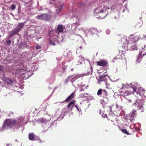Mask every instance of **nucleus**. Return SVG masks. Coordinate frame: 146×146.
I'll list each match as a JSON object with an SVG mask.
<instances>
[{
	"label": "nucleus",
	"mask_w": 146,
	"mask_h": 146,
	"mask_svg": "<svg viewBox=\"0 0 146 146\" xmlns=\"http://www.w3.org/2000/svg\"><path fill=\"white\" fill-rule=\"evenodd\" d=\"M101 104L103 105V107L105 108L106 111H107V113L109 114V115L108 116L107 118L109 120L113 122L116 118V116L115 115L111 114H110L112 111L111 108L110 106H108L107 103H106L105 101H102Z\"/></svg>",
	"instance_id": "f257e3e1"
},
{
	"label": "nucleus",
	"mask_w": 146,
	"mask_h": 146,
	"mask_svg": "<svg viewBox=\"0 0 146 146\" xmlns=\"http://www.w3.org/2000/svg\"><path fill=\"white\" fill-rule=\"evenodd\" d=\"M107 9H109L107 8L105 5H101L94 9V13L96 15L100 13L102 14H104L103 16H100L99 17L100 19H103L107 15V13H104L107 11Z\"/></svg>",
	"instance_id": "f03ea898"
},
{
	"label": "nucleus",
	"mask_w": 146,
	"mask_h": 146,
	"mask_svg": "<svg viewBox=\"0 0 146 146\" xmlns=\"http://www.w3.org/2000/svg\"><path fill=\"white\" fill-rule=\"evenodd\" d=\"M8 128H15L14 127L13 120H11V119H8L6 120L5 121L2 128L3 129H4Z\"/></svg>",
	"instance_id": "7ed1b4c3"
},
{
	"label": "nucleus",
	"mask_w": 146,
	"mask_h": 146,
	"mask_svg": "<svg viewBox=\"0 0 146 146\" xmlns=\"http://www.w3.org/2000/svg\"><path fill=\"white\" fill-rule=\"evenodd\" d=\"M30 70H29L25 67H23V68L19 69L18 70V72L20 73L21 77L23 79H26L28 77V74L27 73L29 72Z\"/></svg>",
	"instance_id": "20e7f679"
},
{
	"label": "nucleus",
	"mask_w": 146,
	"mask_h": 146,
	"mask_svg": "<svg viewBox=\"0 0 146 146\" xmlns=\"http://www.w3.org/2000/svg\"><path fill=\"white\" fill-rule=\"evenodd\" d=\"M2 80L7 84V85L9 86V87H10V90L12 91H14V88L13 85L14 81L12 79L9 78L4 77L2 78Z\"/></svg>",
	"instance_id": "39448f33"
},
{
	"label": "nucleus",
	"mask_w": 146,
	"mask_h": 146,
	"mask_svg": "<svg viewBox=\"0 0 146 146\" xmlns=\"http://www.w3.org/2000/svg\"><path fill=\"white\" fill-rule=\"evenodd\" d=\"M138 86V84H135L134 82L131 83L130 84V86L133 89V94L135 95H138L139 94V92H141L143 89L142 88L140 87L138 88V91H136V90L138 88L137 86Z\"/></svg>",
	"instance_id": "423d86ee"
},
{
	"label": "nucleus",
	"mask_w": 146,
	"mask_h": 146,
	"mask_svg": "<svg viewBox=\"0 0 146 146\" xmlns=\"http://www.w3.org/2000/svg\"><path fill=\"white\" fill-rule=\"evenodd\" d=\"M24 119V117L21 116L17 118V120H13L14 127L17 129L21 125V122Z\"/></svg>",
	"instance_id": "0eeeda50"
},
{
	"label": "nucleus",
	"mask_w": 146,
	"mask_h": 146,
	"mask_svg": "<svg viewBox=\"0 0 146 146\" xmlns=\"http://www.w3.org/2000/svg\"><path fill=\"white\" fill-rule=\"evenodd\" d=\"M97 95L103 97L104 100H106L108 99V93L105 90L99 89L98 91Z\"/></svg>",
	"instance_id": "6e6552de"
},
{
	"label": "nucleus",
	"mask_w": 146,
	"mask_h": 146,
	"mask_svg": "<svg viewBox=\"0 0 146 146\" xmlns=\"http://www.w3.org/2000/svg\"><path fill=\"white\" fill-rule=\"evenodd\" d=\"M131 44L130 43L128 44H123L122 47L124 49H128L129 48L131 50H137V48L135 45L134 46H131Z\"/></svg>",
	"instance_id": "1a4fd4ad"
},
{
	"label": "nucleus",
	"mask_w": 146,
	"mask_h": 146,
	"mask_svg": "<svg viewBox=\"0 0 146 146\" xmlns=\"http://www.w3.org/2000/svg\"><path fill=\"white\" fill-rule=\"evenodd\" d=\"M132 106L134 108H136L137 110H140L141 109V112L143 111V109L142 106V104L141 103H140L139 102L136 101V102L134 103Z\"/></svg>",
	"instance_id": "9d476101"
},
{
	"label": "nucleus",
	"mask_w": 146,
	"mask_h": 146,
	"mask_svg": "<svg viewBox=\"0 0 146 146\" xmlns=\"http://www.w3.org/2000/svg\"><path fill=\"white\" fill-rule=\"evenodd\" d=\"M142 49L141 51V53L138 56L137 60H136V62L137 63L139 62L140 61L141 59L142 58V57L141 56V54L143 53V55H146V47L145 46H144V47L143 48H142Z\"/></svg>",
	"instance_id": "9b49d317"
},
{
	"label": "nucleus",
	"mask_w": 146,
	"mask_h": 146,
	"mask_svg": "<svg viewBox=\"0 0 146 146\" xmlns=\"http://www.w3.org/2000/svg\"><path fill=\"white\" fill-rule=\"evenodd\" d=\"M83 76H84V75L82 74H78L75 76H72L69 77L70 78H71L70 81L72 83H73L78 78Z\"/></svg>",
	"instance_id": "f8f14e48"
},
{
	"label": "nucleus",
	"mask_w": 146,
	"mask_h": 146,
	"mask_svg": "<svg viewBox=\"0 0 146 146\" xmlns=\"http://www.w3.org/2000/svg\"><path fill=\"white\" fill-rule=\"evenodd\" d=\"M106 75H104L101 76L99 77V79L98 80V81L99 83L100 82H102L103 81H104L105 82L106 84V85H107V79L106 78Z\"/></svg>",
	"instance_id": "ddd939ff"
},
{
	"label": "nucleus",
	"mask_w": 146,
	"mask_h": 146,
	"mask_svg": "<svg viewBox=\"0 0 146 146\" xmlns=\"http://www.w3.org/2000/svg\"><path fill=\"white\" fill-rule=\"evenodd\" d=\"M64 26L62 25H58L57 27V28L56 30V32L57 33H59L62 31Z\"/></svg>",
	"instance_id": "4468645a"
},
{
	"label": "nucleus",
	"mask_w": 146,
	"mask_h": 146,
	"mask_svg": "<svg viewBox=\"0 0 146 146\" xmlns=\"http://www.w3.org/2000/svg\"><path fill=\"white\" fill-rule=\"evenodd\" d=\"M25 25V23H22L19 24L16 29H15L18 32H19L20 30L24 27Z\"/></svg>",
	"instance_id": "2eb2a0df"
},
{
	"label": "nucleus",
	"mask_w": 146,
	"mask_h": 146,
	"mask_svg": "<svg viewBox=\"0 0 146 146\" xmlns=\"http://www.w3.org/2000/svg\"><path fill=\"white\" fill-rule=\"evenodd\" d=\"M56 7L57 8L56 12L58 13L62 10L63 8L62 6V5L59 3L56 5Z\"/></svg>",
	"instance_id": "dca6fc26"
},
{
	"label": "nucleus",
	"mask_w": 146,
	"mask_h": 146,
	"mask_svg": "<svg viewBox=\"0 0 146 146\" xmlns=\"http://www.w3.org/2000/svg\"><path fill=\"white\" fill-rule=\"evenodd\" d=\"M46 120L42 117L36 120V122L38 123H44L46 122Z\"/></svg>",
	"instance_id": "f3484780"
},
{
	"label": "nucleus",
	"mask_w": 146,
	"mask_h": 146,
	"mask_svg": "<svg viewBox=\"0 0 146 146\" xmlns=\"http://www.w3.org/2000/svg\"><path fill=\"white\" fill-rule=\"evenodd\" d=\"M107 64V63L105 60H101L97 62V64L100 66H105Z\"/></svg>",
	"instance_id": "a211bd4d"
},
{
	"label": "nucleus",
	"mask_w": 146,
	"mask_h": 146,
	"mask_svg": "<svg viewBox=\"0 0 146 146\" xmlns=\"http://www.w3.org/2000/svg\"><path fill=\"white\" fill-rule=\"evenodd\" d=\"M35 135L33 133H31L29 135V138L30 140L31 141H34L35 138Z\"/></svg>",
	"instance_id": "6ab92c4d"
},
{
	"label": "nucleus",
	"mask_w": 146,
	"mask_h": 146,
	"mask_svg": "<svg viewBox=\"0 0 146 146\" xmlns=\"http://www.w3.org/2000/svg\"><path fill=\"white\" fill-rule=\"evenodd\" d=\"M51 18V17L47 14H44L43 20L48 21Z\"/></svg>",
	"instance_id": "aec40b11"
},
{
	"label": "nucleus",
	"mask_w": 146,
	"mask_h": 146,
	"mask_svg": "<svg viewBox=\"0 0 146 146\" xmlns=\"http://www.w3.org/2000/svg\"><path fill=\"white\" fill-rule=\"evenodd\" d=\"M75 94V92H73L65 100H72L74 98Z\"/></svg>",
	"instance_id": "412c9836"
},
{
	"label": "nucleus",
	"mask_w": 146,
	"mask_h": 146,
	"mask_svg": "<svg viewBox=\"0 0 146 146\" xmlns=\"http://www.w3.org/2000/svg\"><path fill=\"white\" fill-rule=\"evenodd\" d=\"M18 32H18L17 30L15 29L12 31L11 33L10 34L11 36L12 37L14 36Z\"/></svg>",
	"instance_id": "4be33fe9"
},
{
	"label": "nucleus",
	"mask_w": 146,
	"mask_h": 146,
	"mask_svg": "<svg viewBox=\"0 0 146 146\" xmlns=\"http://www.w3.org/2000/svg\"><path fill=\"white\" fill-rule=\"evenodd\" d=\"M96 31V29L94 28H90L88 30V32L93 34H94Z\"/></svg>",
	"instance_id": "5701e85b"
},
{
	"label": "nucleus",
	"mask_w": 146,
	"mask_h": 146,
	"mask_svg": "<svg viewBox=\"0 0 146 146\" xmlns=\"http://www.w3.org/2000/svg\"><path fill=\"white\" fill-rule=\"evenodd\" d=\"M43 16L44 14L41 15H38L36 16V17L39 20H43Z\"/></svg>",
	"instance_id": "b1692460"
},
{
	"label": "nucleus",
	"mask_w": 146,
	"mask_h": 146,
	"mask_svg": "<svg viewBox=\"0 0 146 146\" xmlns=\"http://www.w3.org/2000/svg\"><path fill=\"white\" fill-rule=\"evenodd\" d=\"M139 38V36H134L132 38V40L133 42H136V41L138 40V38Z\"/></svg>",
	"instance_id": "393cba45"
},
{
	"label": "nucleus",
	"mask_w": 146,
	"mask_h": 146,
	"mask_svg": "<svg viewBox=\"0 0 146 146\" xmlns=\"http://www.w3.org/2000/svg\"><path fill=\"white\" fill-rule=\"evenodd\" d=\"M145 93V90L144 89H143L142 90L141 92H139V94H138L139 95L141 96H144L145 97H146V96L144 94Z\"/></svg>",
	"instance_id": "a878e982"
},
{
	"label": "nucleus",
	"mask_w": 146,
	"mask_h": 146,
	"mask_svg": "<svg viewBox=\"0 0 146 146\" xmlns=\"http://www.w3.org/2000/svg\"><path fill=\"white\" fill-rule=\"evenodd\" d=\"M75 101H72L68 105L67 107L68 108H69L71 106L72 107L73 104L75 103Z\"/></svg>",
	"instance_id": "bb28decb"
},
{
	"label": "nucleus",
	"mask_w": 146,
	"mask_h": 146,
	"mask_svg": "<svg viewBox=\"0 0 146 146\" xmlns=\"http://www.w3.org/2000/svg\"><path fill=\"white\" fill-rule=\"evenodd\" d=\"M121 131L124 133H125L127 135H129V133L128 132L126 129H121Z\"/></svg>",
	"instance_id": "cd10ccee"
},
{
	"label": "nucleus",
	"mask_w": 146,
	"mask_h": 146,
	"mask_svg": "<svg viewBox=\"0 0 146 146\" xmlns=\"http://www.w3.org/2000/svg\"><path fill=\"white\" fill-rule=\"evenodd\" d=\"M136 111V110H133V112L131 114L130 116L133 117H134L135 115V112Z\"/></svg>",
	"instance_id": "c85d7f7f"
},
{
	"label": "nucleus",
	"mask_w": 146,
	"mask_h": 146,
	"mask_svg": "<svg viewBox=\"0 0 146 146\" xmlns=\"http://www.w3.org/2000/svg\"><path fill=\"white\" fill-rule=\"evenodd\" d=\"M92 67H91V69H88V70H89V71L87 73V74H92Z\"/></svg>",
	"instance_id": "c756f323"
},
{
	"label": "nucleus",
	"mask_w": 146,
	"mask_h": 146,
	"mask_svg": "<svg viewBox=\"0 0 146 146\" xmlns=\"http://www.w3.org/2000/svg\"><path fill=\"white\" fill-rule=\"evenodd\" d=\"M16 8V6L14 4H12L11 5V9L13 10Z\"/></svg>",
	"instance_id": "7c9ffc66"
},
{
	"label": "nucleus",
	"mask_w": 146,
	"mask_h": 146,
	"mask_svg": "<svg viewBox=\"0 0 146 146\" xmlns=\"http://www.w3.org/2000/svg\"><path fill=\"white\" fill-rule=\"evenodd\" d=\"M142 25L141 23H138L136 25L135 27H140Z\"/></svg>",
	"instance_id": "2f4dec72"
},
{
	"label": "nucleus",
	"mask_w": 146,
	"mask_h": 146,
	"mask_svg": "<svg viewBox=\"0 0 146 146\" xmlns=\"http://www.w3.org/2000/svg\"><path fill=\"white\" fill-rule=\"evenodd\" d=\"M116 14H117V15L116 16H115V17H114L115 19H118L119 17V15L118 12H117L116 13Z\"/></svg>",
	"instance_id": "473e14b6"
},
{
	"label": "nucleus",
	"mask_w": 146,
	"mask_h": 146,
	"mask_svg": "<svg viewBox=\"0 0 146 146\" xmlns=\"http://www.w3.org/2000/svg\"><path fill=\"white\" fill-rule=\"evenodd\" d=\"M50 44L53 45H55V44L54 43V41H51L50 40Z\"/></svg>",
	"instance_id": "72a5a7b5"
},
{
	"label": "nucleus",
	"mask_w": 146,
	"mask_h": 146,
	"mask_svg": "<svg viewBox=\"0 0 146 146\" xmlns=\"http://www.w3.org/2000/svg\"><path fill=\"white\" fill-rule=\"evenodd\" d=\"M110 31L109 29H107L106 31V33L107 34L109 35L110 33Z\"/></svg>",
	"instance_id": "f704fd0d"
},
{
	"label": "nucleus",
	"mask_w": 146,
	"mask_h": 146,
	"mask_svg": "<svg viewBox=\"0 0 146 146\" xmlns=\"http://www.w3.org/2000/svg\"><path fill=\"white\" fill-rule=\"evenodd\" d=\"M125 37L124 38H122L121 39V41L122 42H124L125 40L126 41V38H125Z\"/></svg>",
	"instance_id": "c9c22d12"
},
{
	"label": "nucleus",
	"mask_w": 146,
	"mask_h": 146,
	"mask_svg": "<svg viewBox=\"0 0 146 146\" xmlns=\"http://www.w3.org/2000/svg\"><path fill=\"white\" fill-rule=\"evenodd\" d=\"M102 116L104 117H107L108 116H107V114H104L103 113V114L102 115Z\"/></svg>",
	"instance_id": "e433bc0d"
},
{
	"label": "nucleus",
	"mask_w": 146,
	"mask_h": 146,
	"mask_svg": "<svg viewBox=\"0 0 146 146\" xmlns=\"http://www.w3.org/2000/svg\"><path fill=\"white\" fill-rule=\"evenodd\" d=\"M130 121L132 122L133 120H134V117L130 116Z\"/></svg>",
	"instance_id": "4c0bfd02"
},
{
	"label": "nucleus",
	"mask_w": 146,
	"mask_h": 146,
	"mask_svg": "<svg viewBox=\"0 0 146 146\" xmlns=\"http://www.w3.org/2000/svg\"><path fill=\"white\" fill-rule=\"evenodd\" d=\"M84 4L82 3H80L79 4V6L80 7H82L84 5Z\"/></svg>",
	"instance_id": "58836bf2"
},
{
	"label": "nucleus",
	"mask_w": 146,
	"mask_h": 146,
	"mask_svg": "<svg viewBox=\"0 0 146 146\" xmlns=\"http://www.w3.org/2000/svg\"><path fill=\"white\" fill-rule=\"evenodd\" d=\"M41 48V47H40V46H39L38 45H37L35 46V48L36 49H40Z\"/></svg>",
	"instance_id": "ea45409f"
},
{
	"label": "nucleus",
	"mask_w": 146,
	"mask_h": 146,
	"mask_svg": "<svg viewBox=\"0 0 146 146\" xmlns=\"http://www.w3.org/2000/svg\"><path fill=\"white\" fill-rule=\"evenodd\" d=\"M6 42L8 44H10L11 43V41L10 40H7L6 41Z\"/></svg>",
	"instance_id": "a19ab883"
},
{
	"label": "nucleus",
	"mask_w": 146,
	"mask_h": 146,
	"mask_svg": "<svg viewBox=\"0 0 146 146\" xmlns=\"http://www.w3.org/2000/svg\"><path fill=\"white\" fill-rule=\"evenodd\" d=\"M76 24H79L78 23V22H76L75 23H73L72 25V27H73V26H76ZM75 28H76V26L75 27Z\"/></svg>",
	"instance_id": "79ce46f5"
},
{
	"label": "nucleus",
	"mask_w": 146,
	"mask_h": 146,
	"mask_svg": "<svg viewBox=\"0 0 146 146\" xmlns=\"http://www.w3.org/2000/svg\"><path fill=\"white\" fill-rule=\"evenodd\" d=\"M3 70V66L0 65V71H2Z\"/></svg>",
	"instance_id": "37998d69"
},
{
	"label": "nucleus",
	"mask_w": 146,
	"mask_h": 146,
	"mask_svg": "<svg viewBox=\"0 0 146 146\" xmlns=\"http://www.w3.org/2000/svg\"><path fill=\"white\" fill-rule=\"evenodd\" d=\"M79 57L80 58V59H81L82 60H84V57L81 56H79Z\"/></svg>",
	"instance_id": "c03bdc74"
},
{
	"label": "nucleus",
	"mask_w": 146,
	"mask_h": 146,
	"mask_svg": "<svg viewBox=\"0 0 146 146\" xmlns=\"http://www.w3.org/2000/svg\"><path fill=\"white\" fill-rule=\"evenodd\" d=\"M118 58V57H117V56H116V57L114 58L113 60V62H114V61H115V59H117Z\"/></svg>",
	"instance_id": "a18cd8bd"
},
{
	"label": "nucleus",
	"mask_w": 146,
	"mask_h": 146,
	"mask_svg": "<svg viewBox=\"0 0 146 146\" xmlns=\"http://www.w3.org/2000/svg\"><path fill=\"white\" fill-rule=\"evenodd\" d=\"M80 40H82V41H83V42H84V40H83V38H82V37H80Z\"/></svg>",
	"instance_id": "49530a36"
},
{
	"label": "nucleus",
	"mask_w": 146,
	"mask_h": 146,
	"mask_svg": "<svg viewBox=\"0 0 146 146\" xmlns=\"http://www.w3.org/2000/svg\"><path fill=\"white\" fill-rule=\"evenodd\" d=\"M7 146H11V144H7Z\"/></svg>",
	"instance_id": "de8ad7c7"
},
{
	"label": "nucleus",
	"mask_w": 146,
	"mask_h": 146,
	"mask_svg": "<svg viewBox=\"0 0 146 146\" xmlns=\"http://www.w3.org/2000/svg\"><path fill=\"white\" fill-rule=\"evenodd\" d=\"M110 0H104V1H110Z\"/></svg>",
	"instance_id": "09e8293b"
},
{
	"label": "nucleus",
	"mask_w": 146,
	"mask_h": 146,
	"mask_svg": "<svg viewBox=\"0 0 146 146\" xmlns=\"http://www.w3.org/2000/svg\"><path fill=\"white\" fill-rule=\"evenodd\" d=\"M88 87V86H86V89H87V88Z\"/></svg>",
	"instance_id": "8fccbe9b"
},
{
	"label": "nucleus",
	"mask_w": 146,
	"mask_h": 146,
	"mask_svg": "<svg viewBox=\"0 0 146 146\" xmlns=\"http://www.w3.org/2000/svg\"><path fill=\"white\" fill-rule=\"evenodd\" d=\"M126 92H128V93H129V91H128V90H127V91H126Z\"/></svg>",
	"instance_id": "3c124183"
},
{
	"label": "nucleus",
	"mask_w": 146,
	"mask_h": 146,
	"mask_svg": "<svg viewBox=\"0 0 146 146\" xmlns=\"http://www.w3.org/2000/svg\"><path fill=\"white\" fill-rule=\"evenodd\" d=\"M82 90L84 91V90H83V89H81V90H80V91H82Z\"/></svg>",
	"instance_id": "603ef678"
},
{
	"label": "nucleus",
	"mask_w": 146,
	"mask_h": 146,
	"mask_svg": "<svg viewBox=\"0 0 146 146\" xmlns=\"http://www.w3.org/2000/svg\"><path fill=\"white\" fill-rule=\"evenodd\" d=\"M75 106L77 108H78V107H77V106L76 105H75Z\"/></svg>",
	"instance_id": "864d4df0"
},
{
	"label": "nucleus",
	"mask_w": 146,
	"mask_h": 146,
	"mask_svg": "<svg viewBox=\"0 0 146 146\" xmlns=\"http://www.w3.org/2000/svg\"><path fill=\"white\" fill-rule=\"evenodd\" d=\"M10 113H11V114H13V113L12 112H11Z\"/></svg>",
	"instance_id": "5fc2aeb1"
},
{
	"label": "nucleus",
	"mask_w": 146,
	"mask_h": 146,
	"mask_svg": "<svg viewBox=\"0 0 146 146\" xmlns=\"http://www.w3.org/2000/svg\"><path fill=\"white\" fill-rule=\"evenodd\" d=\"M125 9H124V10H123V12L124 11H125Z\"/></svg>",
	"instance_id": "6e6d98bb"
},
{
	"label": "nucleus",
	"mask_w": 146,
	"mask_h": 146,
	"mask_svg": "<svg viewBox=\"0 0 146 146\" xmlns=\"http://www.w3.org/2000/svg\"><path fill=\"white\" fill-rule=\"evenodd\" d=\"M71 71H72L73 70V68L72 69H71Z\"/></svg>",
	"instance_id": "4d7b16f0"
},
{
	"label": "nucleus",
	"mask_w": 146,
	"mask_h": 146,
	"mask_svg": "<svg viewBox=\"0 0 146 146\" xmlns=\"http://www.w3.org/2000/svg\"><path fill=\"white\" fill-rule=\"evenodd\" d=\"M122 85H123V86H125V85H124V84H122Z\"/></svg>",
	"instance_id": "13d9d810"
},
{
	"label": "nucleus",
	"mask_w": 146,
	"mask_h": 146,
	"mask_svg": "<svg viewBox=\"0 0 146 146\" xmlns=\"http://www.w3.org/2000/svg\"><path fill=\"white\" fill-rule=\"evenodd\" d=\"M80 48H81H81H82V47H81V46H80Z\"/></svg>",
	"instance_id": "bf43d9fd"
},
{
	"label": "nucleus",
	"mask_w": 146,
	"mask_h": 146,
	"mask_svg": "<svg viewBox=\"0 0 146 146\" xmlns=\"http://www.w3.org/2000/svg\"><path fill=\"white\" fill-rule=\"evenodd\" d=\"M116 107H117V105H116Z\"/></svg>",
	"instance_id": "052dcab7"
},
{
	"label": "nucleus",
	"mask_w": 146,
	"mask_h": 146,
	"mask_svg": "<svg viewBox=\"0 0 146 146\" xmlns=\"http://www.w3.org/2000/svg\"><path fill=\"white\" fill-rule=\"evenodd\" d=\"M123 88V87H122V88H121V89L122 88Z\"/></svg>",
	"instance_id": "680f3d73"
},
{
	"label": "nucleus",
	"mask_w": 146,
	"mask_h": 146,
	"mask_svg": "<svg viewBox=\"0 0 146 146\" xmlns=\"http://www.w3.org/2000/svg\"><path fill=\"white\" fill-rule=\"evenodd\" d=\"M66 101V102H67V101Z\"/></svg>",
	"instance_id": "e2e57ef3"
}]
</instances>
